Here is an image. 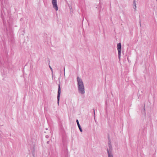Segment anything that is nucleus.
I'll use <instances>...</instances> for the list:
<instances>
[{
  "label": "nucleus",
  "mask_w": 157,
  "mask_h": 157,
  "mask_svg": "<svg viewBox=\"0 0 157 157\" xmlns=\"http://www.w3.org/2000/svg\"><path fill=\"white\" fill-rule=\"evenodd\" d=\"M77 85L78 91L80 93L83 94L85 93V88L82 79L78 76L77 77Z\"/></svg>",
  "instance_id": "1"
},
{
  "label": "nucleus",
  "mask_w": 157,
  "mask_h": 157,
  "mask_svg": "<svg viewBox=\"0 0 157 157\" xmlns=\"http://www.w3.org/2000/svg\"><path fill=\"white\" fill-rule=\"evenodd\" d=\"M117 48L118 51V57L119 59L120 60L121 56V43H119L117 44Z\"/></svg>",
  "instance_id": "2"
},
{
  "label": "nucleus",
  "mask_w": 157,
  "mask_h": 157,
  "mask_svg": "<svg viewBox=\"0 0 157 157\" xmlns=\"http://www.w3.org/2000/svg\"><path fill=\"white\" fill-rule=\"evenodd\" d=\"M58 94L57 96V103L58 104H59V99H60V97L61 94V88L60 84H59L58 85Z\"/></svg>",
  "instance_id": "3"
},
{
  "label": "nucleus",
  "mask_w": 157,
  "mask_h": 157,
  "mask_svg": "<svg viewBox=\"0 0 157 157\" xmlns=\"http://www.w3.org/2000/svg\"><path fill=\"white\" fill-rule=\"evenodd\" d=\"M52 3L53 5V7L55 10L57 11L58 9V8L57 5V2L56 0H52Z\"/></svg>",
  "instance_id": "4"
},
{
  "label": "nucleus",
  "mask_w": 157,
  "mask_h": 157,
  "mask_svg": "<svg viewBox=\"0 0 157 157\" xmlns=\"http://www.w3.org/2000/svg\"><path fill=\"white\" fill-rule=\"evenodd\" d=\"M76 121L78 126V128H79L80 131L81 132H82V128L81 126H80V124H79L78 120V119H77Z\"/></svg>",
  "instance_id": "5"
},
{
  "label": "nucleus",
  "mask_w": 157,
  "mask_h": 157,
  "mask_svg": "<svg viewBox=\"0 0 157 157\" xmlns=\"http://www.w3.org/2000/svg\"><path fill=\"white\" fill-rule=\"evenodd\" d=\"M107 151L108 153V157H113L112 152L109 151L108 148L107 149Z\"/></svg>",
  "instance_id": "6"
},
{
  "label": "nucleus",
  "mask_w": 157,
  "mask_h": 157,
  "mask_svg": "<svg viewBox=\"0 0 157 157\" xmlns=\"http://www.w3.org/2000/svg\"><path fill=\"white\" fill-rule=\"evenodd\" d=\"M108 146L109 149V151L112 152V148L111 145V142L109 141L108 143Z\"/></svg>",
  "instance_id": "7"
},
{
  "label": "nucleus",
  "mask_w": 157,
  "mask_h": 157,
  "mask_svg": "<svg viewBox=\"0 0 157 157\" xmlns=\"http://www.w3.org/2000/svg\"><path fill=\"white\" fill-rule=\"evenodd\" d=\"M62 142L63 144V145H65V143L66 142V139H64V137H63L62 138Z\"/></svg>",
  "instance_id": "8"
},
{
  "label": "nucleus",
  "mask_w": 157,
  "mask_h": 157,
  "mask_svg": "<svg viewBox=\"0 0 157 157\" xmlns=\"http://www.w3.org/2000/svg\"><path fill=\"white\" fill-rule=\"evenodd\" d=\"M133 5L134 6H136L135 0H133Z\"/></svg>",
  "instance_id": "9"
},
{
  "label": "nucleus",
  "mask_w": 157,
  "mask_h": 157,
  "mask_svg": "<svg viewBox=\"0 0 157 157\" xmlns=\"http://www.w3.org/2000/svg\"><path fill=\"white\" fill-rule=\"evenodd\" d=\"M49 67L50 69H51V71H52V72L53 70H52V68L51 67L50 65H49Z\"/></svg>",
  "instance_id": "10"
},
{
  "label": "nucleus",
  "mask_w": 157,
  "mask_h": 157,
  "mask_svg": "<svg viewBox=\"0 0 157 157\" xmlns=\"http://www.w3.org/2000/svg\"><path fill=\"white\" fill-rule=\"evenodd\" d=\"M32 155H33V157H34V156H35V153H34V152H33L32 153Z\"/></svg>",
  "instance_id": "11"
},
{
  "label": "nucleus",
  "mask_w": 157,
  "mask_h": 157,
  "mask_svg": "<svg viewBox=\"0 0 157 157\" xmlns=\"http://www.w3.org/2000/svg\"><path fill=\"white\" fill-rule=\"evenodd\" d=\"M133 8L135 10H136V6H133Z\"/></svg>",
  "instance_id": "12"
},
{
  "label": "nucleus",
  "mask_w": 157,
  "mask_h": 157,
  "mask_svg": "<svg viewBox=\"0 0 157 157\" xmlns=\"http://www.w3.org/2000/svg\"><path fill=\"white\" fill-rule=\"evenodd\" d=\"M145 105H144V112H145Z\"/></svg>",
  "instance_id": "13"
},
{
  "label": "nucleus",
  "mask_w": 157,
  "mask_h": 157,
  "mask_svg": "<svg viewBox=\"0 0 157 157\" xmlns=\"http://www.w3.org/2000/svg\"><path fill=\"white\" fill-rule=\"evenodd\" d=\"M45 137L46 138H49V136L48 135H46L45 136Z\"/></svg>",
  "instance_id": "14"
},
{
  "label": "nucleus",
  "mask_w": 157,
  "mask_h": 157,
  "mask_svg": "<svg viewBox=\"0 0 157 157\" xmlns=\"http://www.w3.org/2000/svg\"><path fill=\"white\" fill-rule=\"evenodd\" d=\"M49 142H49V141H47V144H49Z\"/></svg>",
  "instance_id": "15"
},
{
  "label": "nucleus",
  "mask_w": 157,
  "mask_h": 157,
  "mask_svg": "<svg viewBox=\"0 0 157 157\" xmlns=\"http://www.w3.org/2000/svg\"><path fill=\"white\" fill-rule=\"evenodd\" d=\"M94 114H95V110H94Z\"/></svg>",
  "instance_id": "16"
},
{
  "label": "nucleus",
  "mask_w": 157,
  "mask_h": 157,
  "mask_svg": "<svg viewBox=\"0 0 157 157\" xmlns=\"http://www.w3.org/2000/svg\"><path fill=\"white\" fill-rule=\"evenodd\" d=\"M140 26H141V24L140 21Z\"/></svg>",
  "instance_id": "17"
},
{
  "label": "nucleus",
  "mask_w": 157,
  "mask_h": 157,
  "mask_svg": "<svg viewBox=\"0 0 157 157\" xmlns=\"http://www.w3.org/2000/svg\"><path fill=\"white\" fill-rule=\"evenodd\" d=\"M127 59H128V58H127Z\"/></svg>",
  "instance_id": "18"
},
{
  "label": "nucleus",
  "mask_w": 157,
  "mask_h": 157,
  "mask_svg": "<svg viewBox=\"0 0 157 157\" xmlns=\"http://www.w3.org/2000/svg\"><path fill=\"white\" fill-rule=\"evenodd\" d=\"M156 1H157V0H156Z\"/></svg>",
  "instance_id": "19"
}]
</instances>
